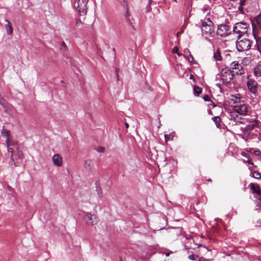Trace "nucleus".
Wrapping results in <instances>:
<instances>
[{
  "label": "nucleus",
  "instance_id": "nucleus-1",
  "mask_svg": "<svg viewBox=\"0 0 261 261\" xmlns=\"http://www.w3.org/2000/svg\"><path fill=\"white\" fill-rule=\"evenodd\" d=\"M233 110L234 112H232L230 115L231 119H233L234 121L237 123H244V120L239 118L237 114L241 115H246L248 112L246 106L244 104L238 105L234 106Z\"/></svg>",
  "mask_w": 261,
  "mask_h": 261
},
{
  "label": "nucleus",
  "instance_id": "nucleus-2",
  "mask_svg": "<svg viewBox=\"0 0 261 261\" xmlns=\"http://www.w3.org/2000/svg\"><path fill=\"white\" fill-rule=\"evenodd\" d=\"M236 46L238 50L239 51H245L250 48L251 46L250 42L248 39L242 38V36H239L238 37Z\"/></svg>",
  "mask_w": 261,
  "mask_h": 261
},
{
  "label": "nucleus",
  "instance_id": "nucleus-3",
  "mask_svg": "<svg viewBox=\"0 0 261 261\" xmlns=\"http://www.w3.org/2000/svg\"><path fill=\"white\" fill-rule=\"evenodd\" d=\"M89 0H75L74 7L81 15H85L87 12V3Z\"/></svg>",
  "mask_w": 261,
  "mask_h": 261
},
{
  "label": "nucleus",
  "instance_id": "nucleus-4",
  "mask_svg": "<svg viewBox=\"0 0 261 261\" xmlns=\"http://www.w3.org/2000/svg\"><path fill=\"white\" fill-rule=\"evenodd\" d=\"M249 25L244 22H239L236 23L233 28L234 33L238 34V36H243V35L247 33Z\"/></svg>",
  "mask_w": 261,
  "mask_h": 261
},
{
  "label": "nucleus",
  "instance_id": "nucleus-5",
  "mask_svg": "<svg viewBox=\"0 0 261 261\" xmlns=\"http://www.w3.org/2000/svg\"><path fill=\"white\" fill-rule=\"evenodd\" d=\"M214 23L210 18H205L202 21L201 30L206 35H211L214 31Z\"/></svg>",
  "mask_w": 261,
  "mask_h": 261
},
{
  "label": "nucleus",
  "instance_id": "nucleus-6",
  "mask_svg": "<svg viewBox=\"0 0 261 261\" xmlns=\"http://www.w3.org/2000/svg\"><path fill=\"white\" fill-rule=\"evenodd\" d=\"M233 72L228 67L223 68L221 70V80L225 83H229L233 79Z\"/></svg>",
  "mask_w": 261,
  "mask_h": 261
},
{
  "label": "nucleus",
  "instance_id": "nucleus-7",
  "mask_svg": "<svg viewBox=\"0 0 261 261\" xmlns=\"http://www.w3.org/2000/svg\"><path fill=\"white\" fill-rule=\"evenodd\" d=\"M230 28L226 24H221L218 26L217 34L221 37H225L230 34Z\"/></svg>",
  "mask_w": 261,
  "mask_h": 261
},
{
  "label": "nucleus",
  "instance_id": "nucleus-8",
  "mask_svg": "<svg viewBox=\"0 0 261 261\" xmlns=\"http://www.w3.org/2000/svg\"><path fill=\"white\" fill-rule=\"evenodd\" d=\"M213 58L216 62L222 61V64H226V63L225 61L227 58H230V56L229 55H227L224 58L221 56L219 49H217L214 53Z\"/></svg>",
  "mask_w": 261,
  "mask_h": 261
},
{
  "label": "nucleus",
  "instance_id": "nucleus-9",
  "mask_svg": "<svg viewBox=\"0 0 261 261\" xmlns=\"http://www.w3.org/2000/svg\"><path fill=\"white\" fill-rule=\"evenodd\" d=\"M87 224L90 225L96 224L98 222V219L96 216L91 214H87L86 216Z\"/></svg>",
  "mask_w": 261,
  "mask_h": 261
},
{
  "label": "nucleus",
  "instance_id": "nucleus-10",
  "mask_svg": "<svg viewBox=\"0 0 261 261\" xmlns=\"http://www.w3.org/2000/svg\"><path fill=\"white\" fill-rule=\"evenodd\" d=\"M247 86L249 91L252 93H255L257 91V83L253 80H249L247 82Z\"/></svg>",
  "mask_w": 261,
  "mask_h": 261
},
{
  "label": "nucleus",
  "instance_id": "nucleus-11",
  "mask_svg": "<svg viewBox=\"0 0 261 261\" xmlns=\"http://www.w3.org/2000/svg\"><path fill=\"white\" fill-rule=\"evenodd\" d=\"M52 160L54 164L56 166L60 167L62 165V158L59 154L54 155L52 157Z\"/></svg>",
  "mask_w": 261,
  "mask_h": 261
},
{
  "label": "nucleus",
  "instance_id": "nucleus-12",
  "mask_svg": "<svg viewBox=\"0 0 261 261\" xmlns=\"http://www.w3.org/2000/svg\"><path fill=\"white\" fill-rule=\"evenodd\" d=\"M257 124L258 122L256 120L252 121L249 124L246 126L244 134L247 136H249L250 135V131L255 127Z\"/></svg>",
  "mask_w": 261,
  "mask_h": 261
},
{
  "label": "nucleus",
  "instance_id": "nucleus-13",
  "mask_svg": "<svg viewBox=\"0 0 261 261\" xmlns=\"http://www.w3.org/2000/svg\"><path fill=\"white\" fill-rule=\"evenodd\" d=\"M232 72H233V76L235 74L242 75L244 73V69L243 66H234L232 68Z\"/></svg>",
  "mask_w": 261,
  "mask_h": 261
},
{
  "label": "nucleus",
  "instance_id": "nucleus-14",
  "mask_svg": "<svg viewBox=\"0 0 261 261\" xmlns=\"http://www.w3.org/2000/svg\"><path fill=\"white\" fill-rule=\"evenodd\" d=\"M249 187L252 191L253 193H256L257 194L261 195V191L259 188V186L257 184L250 183L249 185Z\"/></svg>",
  "mask_w": 261,
  "mask_h": 261
},
{
  "label": "nucleus",
  "instance_id": "nucleus-15",
  "mask_svg": "<svg viewBox=\"0 0 261 261\" xmlns=\"http://www.w3.org/2000/svg\"><path fill=\"white\" fill-rule=\"evenodd\" d=\"M93 166V163L92 160H86L84 163V168L86 170L90 171L92 170Z\"/></svg>",
  "mask_w": 261,
  "mask_h": 261
},
{
  "label": "nucleus",
  "instance_id": "nucleus-16",
  "mask_svg": "<svg viewBox=\"0 0 261 261\" xmlns=\"http://www.w3.org/2000/svg\"><path fill=\"white\" fill-rule=\"evenodd\" d=\"M5 21L7 23V24L5 25V28L7 31V33L8 35H10L12 33L13 29L10 24V21L8 19H5Z\"/></svg>",
  "mask_w": 261,
  "mask_h": 261
},
{
  "label": "nucleus",
  "instance_id": "nucleus-17",
  "mask_svg": "<svg viewBox=\"0 0 261 261\" xmlns=\"http://www.w3.org/2000/svg\"><path fill=\"white\" fill-rule=\"evenodd\" d=\"M2 136L5 138L6 139H9L12 136H11L10 131L8 129H5L3 128L1 131Z\"/></svg>",
  "mask_w": 261,
  "mask_h": 261
},
{
  "label": "nucleus",
  "instance_id": "nucleus-18",
  "mask_svg": "<svg viewBox=\"0 0 261 261\" xmlns=\"http://www.w3.org/2000/svg\"><path fill=\"white\" fill-rule=\"evenodd\" d=\"M247 1V0H240L239 3V6L238 7V10L240 12V13L241 14L244 13V9H243V6L245 5Z\"/></svg>",
  "mask_w": 261,
  "mask_h": 261
},
{
  "label": "nucleus",
  "instance_id": "nucleus-19",
  "mask_svg": "<svg viewBox=\"0 0 261 261\" xmlns=\"http://www.w3.org/2000/svg\"><path fill=\"white\" fill-rule=\"evenodd\" d=\"M254 38L256 40V45L258 51L261 54V38L257 37L254 35Z\"/></svg>",
  "mask_w": 261,
  "mask_h": 261
},
{
  "label": "nucleus",
  "instance_id": "nucleus-20",
  "mask_svg": "<svg viewBox=\"0 0 261 261\" xmlns=\"http://www.w3.org/2000/svg\"><path fill=\"white\" fill-rule=\"evenodd\" d=\"M17 144V142L12 139V137L9 139L6 140V144L7 147L14 146Z\"/></svg>",
  "mask_w": 261,
  "mask_h": 261
},
{
  "label": "nucleus",
  "instance_id": "nucleus-21",
  "mask_svg": "<svg viewBox=\"0 0 261 261\" xmlns=\"http://www.w3.org/2000/svg\"><path fill=\"white\" fill-rule=\"evenodd\" d=\"M254 73L255 76H261V66H255L254 69Z\"/></svg>",
  "mask_w": 261,
  "mask_h": 261
},
{
  "label": "nucleus",
  "instance_id": "nucleus-22",
  "mask_svg": "<svg viewBox=\"0 0 261 261\" xmlns=\"http://www.w3.org/2000/svg\"><path fill=\"white\" fill-rule=\"evenodd\" d=\"M203 100L205 101H209L210 102V105H212L213 107H215L216 106V105L213 102L212 100H211L210 97L208 95H204L202 97Z\"/></svg>",
  "mask_w": 261,
  "mask_h": 261
},
{
  "label": "nucleus",
  "instance_id": "nucleus-23",
  "mask_svg": "<svg viewBox=\"0 0 261 261\" xmlns=\"http://www.w3.org/2000/svg\"><path fill=\"white\" fill-rule=\"evenodd\" d=\"M213 120L215 122L216 125L217 127H219L221 126V120L219 116L214 117Z\"/></svg>",
  "mask_w": 261,
  "mask_h": 261
},
{
  "label": "nucleus",
  "instance_id": "nucleus-24",
  "mask_svg": "<svg viewBox=\"0 0 261 261\" xmlns=\"http://www.w3.org/2000/svg\"><path fill=\"white\" fill-rule=\"evenodd\" d=\"M202 92V89L198 86L194 87V92L196 96H198Z\"/></svg>",
  "mask_w": 261,
  "mask_h": 261
},
{
  "label": "nucleus",
  "instance_id": "nucleus-25",
  "mask_svg": "<svg viewBox=\"0 0 261 261\" xmlns=\"http://www.w3.org/2000/svg\"><path fill=\"white\" fill-rule=\"evenodd\" d=\"M242 155L247 158V160H244V163H247L249 164L253 165V163L251 162V160L249 158V156L248 154H247L246 153L243 152L242 153Z\"/></svg>",
  "mask_w": 261,
  "mask_h": 261
},
{
  "label": "nucleus",
  "instance_id": "nucleus-26",
  "mask_svg": "<svg viewBox=\"0 0 261 261\" xmlns=\"http://www.w3.org/2000/svg\"><path fill=\"white\" fill-rule=\"evenodd\" d=\"M187 60L189 61L190 63L194 64H198V62L194 60V57L190 54L187 57Z\"/></svg>",
  "mask_w": 261,
  "mask_h": 261
},
{
  "label": "nucleus",
  "instance_id": "nucleus-27",
  "mask_svg": "<svg viewBox=\"0 0 261 261\" xmlns=\"http://www.w3.org/2000/svg\"><path fill=\"white\" fill-rule=\"evenodd\" d=\"M251 176L256 179H260L261 178V174L258 171H254L251 173Z\"/></svg>",
  "mask_w": 261,
  "mask_h": 261
},
{
  "label": "nucleus",
  "instance_id": "nucleus-28",
  "mask_svg": "<svg viewBox=\"0 0 261 261\" xmlns=\"http://www.w3.org/2000/svg\"><path fill=\"white\" fill-rule=\"evenodd\" d=\"M255 21L256 22V24H257V26L260 28H261V14L257 15L255 17Z\"/></svg>",
  "mask_w": 261,
  "mask_h": 261
},
{
  "label": "nucleus",
  "instance_id": "nucleus-29",
  "mask_svg": "<svg viewBox=\"0 0 261 261\" xmlns=\"http://www.w3.org/2000/svg\"><path fill=\"white\" fill-rule=\"evenodd\" d=\"M232 97L234 98H231V100H233L234 103H238L240 101V95L238 94L236 96H233Z\"/></svg>",
  "mask_w": 261,
  "mask_h": 261
},
{
  "label": "nucleus",
  "instance_id": "nucleus-30",
  "mask_svg": "<svg viewBox=\"0 0 261 261\" xmlns=\"http://www.w3.org/2000/svg\"><path fill=\"white\" fill-rule=\"evenodd\" d=\"M198 257V255L194 254L189 255L188 256L189 259L191 260H196Z\"/></svg>",
  "mask_w": 261,
  "mask_h": 261
},
{
  "label": "nucleus",
  "instance_id": "nucleus-31",
  "mask_svg": "<svg viewBox=\"0 0 261 261\" xmlns=\"http://www.w3.org/2000/svg\"><path fill=\"white\" fill-rule=\"evenodd\" d=\"M7 147L8 151L11 153V156H10L11 159L12 160H13V152H14V149L13 148L10 147V146Z\"/></svg>",
  "mask_w": 261,
  "mask_h": 261
},
{
  "label": "nucleus",
  "instance_id": "nucleus-32",
  "mask_svg": "<svg viewBox=\"0 0 261 261\" xmlns=\"http://www.w3.org/2000/svg\"><path fill=\"white\" fill-rule=\"evenodd\" d=\"M172 53H176L179 56H180L181 55V54H180L178 52V48L177 46H175L174 47H173V48L172 49Z\"/></svg>",
  "mask_w": 261,
  "mask_h": 261
},
{
  "label": "nucleus",
  "instance_id": "nucleus-33",
  "mask_svg": "<svg viewBox=\"0 0 261 261\" xmlns=\"http://www.w3.org/2000/svg\"><path fill=\"white\" fill-rule=\"evenodd\" d=\"M17 156L19 159H21L23 157V153L22 151L18 150L17 152Z\"/></svg>",
  "mask_w": 261,
  "mask_h": 261
},
{
  "label": "nucleus",
  "instance_id": "nucleus-34",
  "mask_svg": "<svg viewBox=\"0 0 261 261\" xmlns=\"http://www.w3.org/2000/svg\"><path fill=\"white\" fill-rule=\"evenodd\" d=\"M105 148L103 147H99L96 149V150L99 152H103L105 151Z\"/></svg>",
  "mask_w": 261,
  "mask_h": 261
},
{
  "label": "nucleus",
  "instance_id": "nucleus-35",
  "mask_svg": "<svg viewBox=\"0 0 261 261\" xmlns=\"http://www.w3.org/2000/svg\"><path fill=\"white\" fill-rule=\"evenodd\" d=\"M184 54H185V55H184L185 57L187 58V57L188 56V55L190 54L189 50L188 49H185L184 50Z\"/></svg>",
  "mask_w": 261,
  "mask_h": 261
},
{
  "label": "nucleus",
  "instance_id": "nucleus-36",
  "mask_svg": "<svg viewBox=\"0 0 261 261\" xmlns=\"http://www.w3.org/2000/svg\"><path fill=\"white\" fill-rule=\"evenodd\" d=\"M207 9H208V7L207 6H204L202 8L201 10L203 13H205V12H206L207 11Z\"/></svg>",
  "mask_w": 261,
  "mask_h": 261
},
{
  "label": "nucleus",
  "instance_id": "nucleus-37",
  "mask_svg": "<svg viewBox=\"0 0 261 261\" xmlns=\"http://www.w3.org/2000/svg\"><path fill=\"white\" fill-rule=\"evenodd\" d=\"M164 137H165V140H166V141H167L170 139L169 137V136H168V135H167V134H165V135H164Z\"/></svg>",
  "mask_w": 261,
  "mask_h": 261
},
{
  "label": "nucleus",
  "instance_id": "nucleus-38",
  "mask_svg": "<svg viewBox=\"0 0 261 261\" xmlns=\"http://www.w3.org/2000/svg\"><path fill=\"white\" fill-rule=\"evenodd\" d=\"M231 65H234V66L239 65V63L238 62L236 63V62H232L231 63Z\"/></svg>",
  "mask_w": 261,
  "mask_h": 261
},
{
  "label": "nucleus",
  "instance_id": "nucleus-39",
  "mask_svg": "<svg viewBox=\"0 0 261 261\" xmlns=\"http://www.w3.org/2000/svg\"><path fill=\"white\" fill-rule=\"evenodd\" d=\"M81 20H77L76 22V25H79V24H80V23H81Z\"/></svg>",
  "mask_w": 261,
  "mask_h": 261
},
{
  "label": "nucleus",
  "instance_id": "nucleus-40",
  "mask_svg": "<svg viewBox=\"0 0 261 261\" xmlns=\"http://www.w3.org/2000/svg\"><path fill=\"white\" fill-rule=\"evenodd\" d=\"M125 127H126V128H128V127H129V124H128V123L125 122Z\"/></svg>",
  "mask_w": 261,
  "mask_h": 261
},
{
  "label": "nucleus",
  "instance_id": "nucleus-41",
  "mask_svg": "<svg viewBox=\"0 0 261 261\" xmlns=\"http://www.w3.org/2000/svg\"><path fill=\"white\" fill-rule=\"evenodd\" d=\"M190 79H194V76H193V75L191 74V75H190Z\"/></svg>",
  "mask_w": 261,
  "mask_h": 261
},
{
  "label": "nucleus",
  "instance_id": "nucleus-42",
  "mask_svg": "<svg viewBox=\"0 0 261 261\" xmlns=\"http://www.w3.org/2000/svg\"><path fill=\"white\" fill-rule=\"evenodd\" d=\"M62 44L63 45V46L64 47H66V44H65V43L64 42H62Z\"/></svg>",
  "mask_w": 261,
  "mask_h": 261
},
{
  "label": "nucleus",
  "instance_id": "nucleus-43",
  "mask_svg": "<svg viewBox=\"0 0 261 261\" xmlns=\"http://www.w3.org/2000/svg\"><path fill=\"white\" fill-rule=\"evenodd\" d=\"M0 103L2 104V105H4L5 104V101H0Z\"/></svg>",
  "mask_w": 261,
  "mask_h": 261
},
{
  "label": "nucleus",
  "instance_id": "nucleus-44",
  "mask_svg": "<svg viewBox=\"0 0 261 261\" xmlns=\"http://www.w3.org/2000/svg\"><path fill=\"white\" fill-rule=\"evenodd\" d=\"M243 139H244L245 141V142H248V139H246V138H243Z\"/></svg>",
  "mask_w": 261,
  "mask_h": 261
},
{
  "label": "nucleus",
  "instance_id": "nucleus-45",
  "mask_svg": "<svg viewBox=\"0 0 261 261\" xmlns=\"http://www.w3.org/2000/svg\"><path fill=\"white\" fill-rule=\"evenodd\" d=\"M180 34V32H178V33H177V36H178L179 35V34Z\"/></svg>",
  "mask_w": 261,
  "mask_h": 261
},
{
  "label": "nucleus",
  "instance_id": "nucleus-46",
  "mask_svg": "<svg viewBox=\"0 0 261 261\" xmlns=\"http://www.w3.org/2000/svg\"><path fill=\"white\" fill-rule=\"evenodd\" d=\"M112 50H113V51L114 53H115V48H113V49H112Z\"/></svg>",
  "mask_w": 261,
  "mask_h": 261
},
{
  "label": "nucleus",
  "instance_id": "nucleus-47",
  "mask_svg": "<svg viewBox=\"0 0 261 261\" xmlns=\"http://www.w3.org/2000/svg\"><path fill=\"white\" fill-rule=\"evenodd\" d=\"M116 74H118V69H116Z\"/></svg>",
  "mask_w": 261,
  "mask_h": 261
},
{
  "label": "nucleus",
  "instance_id": "nucleus-48",
  "mask_svg": "<svg viewBox=\"0 0 261 261\" xmlns=\"http://www.w3.org/2000/svg\"><path fill=\"white\" fill-rule=\"evenodd\" d=\"M186 248L187 249H189V248L187 246H186Z\"/></svg>",
  "mask_w": 261,
  "mask_h": 261
},
{
  "label": "nucleus",
  "instance_id": "nucleus-49",
  "mask_svg": "<svg viewBox=\"0 0 261 261\" xmlns=\"http://www.w3.org/2000/svg\"><path fill=\"white\" fill-rule=\"evenodd\" d=\"M208 181H211V179H208Z\"/></svg>",
  "mask_w": 261,
  "mask_h": 261
},
{
  "label": "nucleus",
  "instance_id": "nucleus-50",
  "mask_svg": "<svg viewBox=\"0 0 261 261\" xmlns=\"http://www.w3.org/2000/svg\"><path fill=\"white\" fill-rule=\"evenodd\" d=\"M175 2H176V0H174Z\"/></svg>",
  "mask_w": 261,
  "mask_h": 261
}]
</instances>
